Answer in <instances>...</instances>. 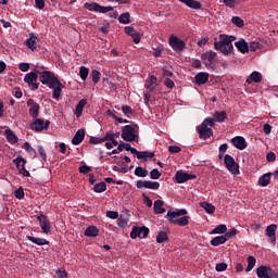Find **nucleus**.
Segmentation results:
<instances>
[{"label":"nucleus","instance_id":"obj_40","mask_svg":"<svg viewBox=\"0 0 278 278\" xmlns=\"http://www.w3.org/2000/svg\"><path fill=\"white\" fill-rule=\"evenodd\" d=\"M155 84H157V77H155L153 75L150 76L148 79V84H147V90H154Z\"/></svg>","mask_w":278,"mask_h":278},{"label":"nucleus","instance_id":"obj_41","mask_svg":"<svg viewBox=\"0 0 278 278\" xmlns=\"http://www.w3.org/2000/svg\"><path fill=\"white\" fill-rule=\"evenodd\" d=\"M94 192L101 193V192H105V190H108V185L105 182H98L94 185L93 187Z\"/></svg>","mask_w":278,"mask_h":278},{"label":"nucleus","instance_id":"obj_22","mask_svg":"<svg viewBox=\"0 0 278 278\" xmlns=\"http://www.w3.org/2000/svg\"><path fill=\"white\" fill-rule=\"evenodd\" d=\"M125 34H127V36L132 37L135 45H138V42H140V34H138V31H136V29L134 27L126 26Z\"/></svg>","mask_w":278,"mask_h":278},{"label":"nucleus","instance_id":"obj_12","mask_svg":"<svg viewBox=\"0 0 278 278\" xmlns=\"http://www.w3.org/2000/svg\"><path fill=\"white\" fill-rule=\"evenodd\" d=\"M186 214H188V211H186V208H181L176 212L168 211L166 217H167V220L177 225V220H179V217L186 216Z\"/></svg>","mask_w":278,"mask_h":278},{"label":"nucleus","instance_id":"obj_7","mask_svg":"<svg viewBox=\"0 0 278 278\" xmlns=\"http://www.w3.org/2000/svg\"><path fill=\"white\" fill-rule=\"evenodd\" d=\"M84 7L86 10H89V12H99L100 14H108V12H112L114 10L112 7H102L97 2H86Z\"/></svg>","mask_w":278,"mask_h":278},{"label":"nucleus","instance_id":"obj_25","mask_svg":"<svg viewBox=\"0 0 278 278\" xmlns=\"http://www.w3.org/2000/svg\"><path fill=\"white\" fill-rule=\"evenodd\" d=\"M245 81L247 84H260L262 81V74L260 72H252Z\"/></svg>","mask_w":278,"mask_h":278},{"label":"nucleus","instance_id":"obj_59","mask_svg":"<svg viewBox=\"0 0 278 278\" xmlns=\"http://www.w3.org/2000/svg\"><path fill=\"white\" fill-rule=\"evenodd\" d=\"M106 216H108V218H112V220H116V218H118V212L108 211Z\"/></svg>","mask_w":278,"mask_h":278},{"label":"nucleus","instance_id":"obj_19","mask_svg":"<svg viewBox=\"0 0 278 278\" xmlns=\"http://www.w3.org/2000/svg\"><path fill=\"white\" fill-rule=\"evenodd\" d=\"M202 62L206 66H212L214 64V61L216 60V52L214 51H206L202 54Z\"/></svg>","mask_w":278,"mask_h":278},{"label":"nucleus","instance_id":"obj_10","mask_svg":"<svg viewBox=\"0 0 278 278\" xmlns=\"http://www.w3.org/2000/svg\"><path fill=\"white\" fill-rule=\"evenodd\" d=\"M24 81L29 86L30 89L38 90V74H36V72H30L26 74L24 77Z\"/></svg>","mask_w":278,"mask_h":278},{"label":"nucleus","instance_id":"obj_11","mask_svg":"<svg viewBox=\"0 0 278 278\" xmlns=\"http://www.w3.org/2000/svg\"><path fill=\"white\" fill-rule=\"evenodd\" d=\"M26 104L27 108H29V116H31V118H38V115L40 114V104L36 103L33 99H28Z\"/></svg>","mask_w":278,"mask_h":278},{"label":"nucleus","instance_id":"obj_26","mask_svg":"<svg viewBox=\"0 0 278 278\" xmlns=\"http://www.w3.org/2000/svg\"><path fill=\"white\" fill-rule=\"evenodd\" d=\"M235 47L240 51V53H249V43H247L244 39L236 41Z\"/></svg>","mask_w":278,"mask_h":278},{"label":"nucleus","instance_id":"obj_4","mask_svg":"<svg viewBox=\"0 0 278 278\" xmlns=\"http://www.w3.org/2000/svg\"><path fill=\"white\" fill-rule=\"evenodd\" d=\"M136 131H138L136 124L126 125L122 130L123 140L125 142H134L136 140Z\"/></svg>","mask_w":278,"mask_h":278},{"label":"nucleus","instance_id":"obj_46","mask_svg":"<svg viewBox=\"0 0 278 278\" xmlns=\"http://www.w3.org/2000/svg\"><path fill=\"white\" fill-rule=\"evenodd\" d=\"M226 231H227V225L220 224L215 229H213L211 233H226Z\"/></svg>","mask_w":278,"mask_h":278},{"label":"nucleus","instance_id":"obj_13","mask_svg":"<svg viewBox=\"0 0 278 278\" xmlns=\"http://www.w3.org/2000/svg\"><path fill=\"white\" fill-rule=\"evenodd\" d=\"M169 47H172L174 51H184V49H186V42L178 37L170 36Z\"/></svg>","mask_w":278,"mask_h":278},{"label":"nucleus","instance_id":"obj_55","mask_svg":"<svg viewBox=\"0 0 278 278\" xmlns=\"http://www.w3.org/2000/svg\"><path fill=\"white\" fill-rule=\"evenodd\" d=\"M142 199L143 203L147 204V207H153V201L151 200V198H149V195L143 194Z\"/></svg>","mask_w":278,"mask_h":278},{"label":"nucleus","instance_id":"obj_39","mask_svg":"<svg viewBox=\"0 0 278 278\" xmlns=\"http://www.w3.org/2000/svg\"><path fill=\"white\" fill-rule=\"evenodd\" d=\"M135 175L137 177H147L149 175V170L142 166H138L135 168Z\"/></svg>","mask_w":278,"mask_h":278},{"label":"nucleus","instance_id":"obj_5","mask_svg":"<svg viewBox=\"0 0 278 278\" xmlns=\"http://www.w3.org/2000/svg\"><path fill=\"white\" fill-rule=\"evenodd\" d=\"M224 163L227 170H229L231 175H240V165L236 163V160L233 159V156L226 154L224 156Z\"/></svg>","mask_w":278,"mask_h":278},{"label":"nucleus","instance_id":"obj_37","mask_svg":"<svg viewBox=\"0 0 278 278\" xmlns=\"http://www.w3.org/2000/svg\"><path fill=\"white\" fill-rule=\"evenodd\" d=\"M130 17H131V15L129 14V12H126V13H123L119 15L118 21L123 25H129V23H131Z\"/></svg>","mask_w":278,"mask_h":278},{"label":"nucleus","instance_id":"obj_30","mask_svg":"<svg viewBox=\"0 0 278 278\" xmlns=\"http://www.w3.org/2000/svg\"><path fill=\"white\" fill-rule=\"evenodd\" d=\"M154 214H164L166 212V208H164V201L156 200L154 201Z\"/></svg>","mask_w":278,"mask_h":278},{"label":"nucleus","instance_id":"obj_50","mask_svg":"<svg viewBox=\"0 0 278 278\" xmlns=\"http://www.w3.org/2000/svg\"><path fill=\"white\" fill-rule=\"evenodd\" d=\"M150 177L152 179H160V177H162V173H160L159 168H154L150 172Z\"/></svg>","mask_w":278,"mask_h":278},{"label":"nucleus","instance_id":"obj_38","mask_svg":"<svg viewBox=\"0 0 278 278\" xmlns=\"http://www.w3.org/2000/svg\"><path fill=\"white\" fill-rule=\"evenodd\" d=\"M156 242L159 244H164V243L168 242V235L164 231L159 232V235L156 237Z\"/></svg>","mask_w":278,"mask_h":278},{"label":"nucleus","instance_id":"obj_48","mask_svg":"<svg viewBox=\"0 0 278 278\" xmlns=\"http://www.w3.org/2000/svg\"><path fill=\"white\" fill-rule=\"evenodd\" d=\"M28 239L34 244H49V241H47V239H40V238H36V237H28Z\"/></svg>","mask_w":278,"mask_h":278},{"label":"nucleus","instance_id":"obj_31","mask_svg":"<svg viewBox=\"0 0 278 278\" xmlns=\"http://www.w3.org/2000/svg\"><path fill=\"white\" fill-rule=\"evenodd\" d=\"M270 175H273V173H267L262 175L258 178V186H262V188H266V186H268V184H270Z\"/></svg>","mask_w":278,"mask_h":278},{"label":"nucleus","instance_id":"obj_54","mask_svg":"<svg viewBox=\"0 0 278 278\" xmlns=\"http://www.w3.org/2000/svg\"><path fill=\"white\" fill-rule=\"evenodd\" d=\"M262 45L257 41H252L249 46L250 51H257V49H261Z\"/></svg>","mask_w":278,"mask_h":278},{"label":"nucleus","instance_id":"obj_49","mask_svg":"<svg viewBox=\"0 0 278 278\" xmlns=\"http://www.w3.org/2000/svg\"><path fill=\"white\" fill-rule=\"evenodd\" d=\"M24 149L27 153H29V155H31L33 157H36V150L34 148H31V146L29 144V142H25L24 143Z\"/></svg>","mask_w":278,"mask_h":278},{"label":"nucleus","instance_id":"obj_58","mask_svg":"<svg viewBox=\"0 0 278 278\" xmlns=\"http://www.w3.org/2000/svg\"><path fill=\"white\" fill-rule=\"evenodd\" d=\"M103 142L106 140L109 142L115 141L116 139L114 138V132H106V135L102 138Z\"/></svg>","mask_w":278,"mask_h":278},{"label":"nucleus","instance_id":"obj_45","mask_svg":"<svg viewBox=\"0 0 278 278\" xmlns=\"http://www.w3.org/2000/svg\"><path fill=\"white\" fill-rule=\"evenodd\" d=\"M189 223H190V217L182 216V217H178L176 225H179V227H186V225H188Z\"/></svg>","mask_w":278,"mask_h":278},{"label":"nucleus","instance_id":"obj_16","mask_svg":"<svg viewBox=\"0 0 278 278\" xmlns=\"http://www.w3.org/2000/svg\"><path fill=\"white\" fill-rule=\"evenodd\" d=\"M175 179L177 184H186V181H190L191 179H197V175L178 170L175 175Z\"/></svg>","mask_w":278,"mask_h":278},{"label":"nucleus","instance_id":"obj_27","mask_svg":"<svg viewBox=\"0 0 278 278\" xmlns=\"http://www.w3.org/2000/svg\"><path fill=\"white\" fill-rule=\"evenodd\" d=\"M26 46L28 49H30V51H36L38 47V37L30 35V37L26 40Z\"/></svg>","mask_w":278,"mask_h":278},{"label":"nucleus","instance_id":"obj_61","mask_svg":"<svg viewBox=\"0 0 278 278\" xmlns=\"http://www.w3.org/2000/svg\"><path fill=\"white\" fill-rule=\"evenodd\" d=\"M25 197V191L23 190V187H20L17 190H15V198L23 199Z\"/></svg>","mask_w":278,"mask_h":278},{"label":"nucleus","instance_id":"obj_3","mask_svg":"<svg viewBox=\"0 0 278 278\" xmlns=\"http://www.w3.org/2000/svg\"><path fill=\"white\" fill-rule=\"evenodd\" d=\"M210 127H214V119H212V117H206L198 128L199 137L202 140H207V138L214 136V131Z\"/></svg>","mask_w":278,"mask_h":278},{"label":"nucleus","instance_id":"obj_28","mask_svg":"<svg viewBox=\"0 0 278 278\" xmlns=\"http://www.w3.org/2000/svg\"><path fill=\"white\" fill-rule=\"evenodd\" d=\"M226 118H227V112L220 111V112H215L213 114L212 121H214V125H215L216 123H224Z\"/></svg>","mask_w":278,"mask_h":278},{"label":"nucleus","instance_id":"obj_29","mask_svg":"<svg viewBox=\"0 0 278 278\" xmlns=\"http://www.w3.org/2000/svg\"><path fill=\"white\" fill-rule=\"evenodd\" d=\"M180 3H185L187 8H191V10H201V2L197 0H179Z\"/></svg>","mask_w":278,"mask_h":278},{"label":"nucleus","instance_id":"obj_60","mask_svg":"<svg viewBox=\"0 0 278 278\" xmlns=\"http://www.w3.org/2000/svg\"><path fill=\"white\" fill-rule=\"evenodd\" d=\"M122 146H123V149H125V151H130V153H132V155L137 153L136 148H131V144L123 143Z\"/></svg>","mask_w":278,"mask_h":278},{"label":"nucleus","instance_id":"obj_64","mask_svg":"<svg viewBox=\"0 0 278 278\" xmlns=\"http://www.w3.org/2000/svg\"><path fill=\"white\" fill-rule=\"evenodd\" d=\"M106 149H114V147H118V141H108L105 142Z\"/></svg>","mask_w":278,"mask_h":278},{"label":"nucleus","instance_id":"obj_24","mask_svg":"<svg viewBox=\"0 0 278 278\" xmlns=\"http://www.w3.org/2000/svg\"><path fill=\"white\" fill-rule=\"evenodd\" d=\"M206 81H210V74L200 72L195 75V84L198 86H204Z\"/></svg>","mask_w":278,"mask_h":278},{"label":"nucleus","instance_id":"obj_36","mask_svg":"<svg viewBox=\"0 0 278 278\" xmlns=\"http://www.w3.org/2000/svg\"><path fill=\"white\" fill-rule=\"evenodd\" d=\"M5 136L9 142H12V143L18 142V137H16V135L14 134V131H12V129H7Z\"/></svg>","mask_w":278,"mask_h":278},{"label":"nucleus","instance_id":"obj_6","mask_svg":"<svg viewBox=\"0 0 278 278\" xmlns=\"http://www.w3.org/2000/svg\"><path fill=\"white\" fill-rule=\"evenodd\" d=\"M257 278H278V273L270 266H260L256 268Z\"/></svg>","mask_w":278,"mask_h":278},{"label":"nucleus","instance_id":"obj_21","mask_svg":"<svg viewBox=\"0 0 278 278\" xmlns=\"http://www.w3.org/2000/svg\"><path fill=\"white\" fill-rule=\"evenodd\" d=\"M84 138H86V130L80 128L76 131L75 136L73 137L72 144H81V142H84Z\"/></svg>","mask_w":278,"mask_h":278},{"label":"nucleus","instance_id":"obj_2","mask_svg":"<svg viewBox=\"0 0 278 278\" xmlns=\"http://www.w3.org/2000/svg\"><path fill=\"white\" fill-rule=\"evenodd\" d=\"M235 40V36L220 35L219 41H215L214 47L216 51H220L223 55H230V53L233 51Z\"/></svg>","mask_w":278,"mask_h":278},{"label":"nucleus","instance_id":"obj_1","mask_svg":"<svg viewBox=\"0 0 278 278\" xmlns=\"http://www.w3.org/2000/svg\"><path fill=\"white\" fill-rule=\"evenodd\" d=\"M39 81L53 90V99H60L63 86L60 79L55 77V74L49 71L41 72L39 73Z\"/></svg>","mask_w":278,"mask_h":278},{"label":"nucleus","instance_id":"obj_63","mask_svg":"<svg viewBox=\"0 0 278 278\" xmlns=\"http://www.w3.org/2000/svg\"><path fill=\"white\" fill-rule=\"evenodd\" d=\"M123 151V144H119L116 149L112 150L111 152H108V155H116Z\"/></svg>","mask_w":278,"mask_h":278},{"label":"nucleus","instance_id":"obj_62","mask_svg":"<svg viewBox=\"0 0 278 278\" xmlns=\"http://www.w3.org/2000/svg\"><path fill=\"white\" fill-rule=\"evenodd\" d=\"M181 148L179 146H169L168 147V152L169 153H180Z\"/></svg>","mask_w":278,"mask_h":278},{"label":"nucleus","instance_id":"obj_18","mask_svg":"<svg viewBox=\"0 0 278 278\" xmlns=\"http://www.w3.org/2000/svg\"><path fill=\"white\" fill-rule=\"evenodd\" d=\"M37 219L39 220V225H40L41 231L43 233H51V222H49L47 216L39 215L37 217Z\"/></svg>","mask_w":278,"mask_h":278},{"label":"nucleus","instance_id":"obj_14","mask_svg":"<svg viewBox=\"0 0 278 278\" xmlns=\"http://www.w3.org/2000/svg\"><path fill=\"white\" fill-rule=\"evenodd\" d=\"M137 188L142 189L147 188L148 190H160V182L153 181V180H138L137 181Z\"/></svg>","mask_w":278,"mask_h":278},{"label":"nucleus","instance_id":"obj_20","mask_svg":"<svg viewBox=\"0 0 278 278\" xmlns=\"http://www.w3.org/2000/svg\"><path fill=\"white\" fill-rule=\"evenodd\" d=\"M231 143L236 149H239V151H244V149H247V140H244V137H235L231 139Z\"/></svg>","mask_w":278,"mask_h":278},{"label":"nucleus","instance_id":"obj_56","mask_svg":"<svg viewBox=\"0 0 278 278\" xmlns=\"http://www.w3.org/2000/svg\"><path fill=\"white\" fill-rule=\"evenodd\" d=\"M227 267H228L227 263H217L215 269L216 271L220 273V271L227 270Z\"/></svg>","mask_w":278,"mask_h":278},{"label":"nucleus","instance_id":"obj_42","mask_svg":"<svg viewBox=\"0 0 278 278\" xmlns=\"http://www.w3.org/2000/svg\"><path fill=\"white\" fill-rule=\"evenodd\" d=\"M90 73V70H88V67L86 66H81L79 68V76L80 79H83V81H86V79H88V74Z\"/></svg>","mask_w":278,"mask_h":278},{"label":"nucleus","instance_id":"obj_43","mask_svg":"<svg viewBox=\"0 0 278 278\" xmlns=\"http://www.w3.org/2000/svg\"><path fill=\"white\" fill-rule=\"evenodd\" d=\"M256 260L253 256L248 257V267H245V271L249 273L255 267Z\"/></svg>","mask_w":278,"mask_h":278},{"label":"nucleus","instance_id":"obj_8","mask_svg":"<svg viewBox=\"0 0 278 278\" xmlns=\"http://www.w3.org/2000/svg\"><path fill=\"white\" fill-rule=\"evenodd\" d=\"M238 236V229L232 228L228 230L224 236H218L215 237L212 241L211 244H225L227 240H231L232 238H236Z\"/></svg>","mask_w":278,"mask_h":278},{"label":"nucleus","instance_id":"obj_35","mask_svg":"<svg viewBox=\"0 0 278 278\" xmlns=\"http://www.w3.org/2000/svg\"><path fill=\"white\" fill-rule=\"evenodd\" d=\"M135 155H137V160H144L147 157H155V152L137 150V152H135Z\"/></svg>","mask_w":278,"mask_h":278},{"label":"nucleus","instance_id":"obj_47","mask_svg":"<svg viewBox=\"0 0 278 278\" xmlns=\"http://www.w3.org/2000/svg\"><path fill=\"white\" fill-rule=\"evenodd\" d=\"M91 77H92L93 84H99V81L101 80V73L97 70H92Z\"/></svg>","mask_w":278,"mask_h":278},{"label":"nucleus","instance_id":"obj_32","mask_svg":"<svg viewBox=\"0 0 278 278\" xmlns=\"http://www.w3.org/2000/svg\"><path fill=\"white\" fill-rule=\"evenodd\" d=\"M200 207H202V210H204L207 214H214V212H216V206L205 201L200 202Z\"/></svg>","mask_w":278,"mask_h":278},{"label":"nucleus","instance_id":"obj_17","mask_svg":"<svg viewBox=\"0 0 278 278\" xmlns=\"http://www.w3.org/2000/svg\"><path fill=\"white\" fill-rule=\"evenodd\" d=\"M13 163L18 168L21 175H23L24 177H29V170L25 168V164H27V161H25V159L18 156L13 160Z\"/></svg>","mask_w":278,"mask_h":278},{"label":"nucleus","instance_id":"obj_51","mask_svg":"<svg viewBox=\"0 0 278 278\" xmlns=\"http://www.w3.org/2000/svg\"><path fill=\"white\" fill-rule=\"evenodd\" d=\"M122 112L125 114V116H131V114H134V110H131V106L129 105L122 106Z\"/></svg>","mask_w":278,"mask_h":278},{"label":"nucleus","instance_id":"obj_44","mask_svg":"<svg viewBox=\"0 0 278 278\" xmlns=\"http://www.w3.org/2000/svg\"><path fill=\"white\" fill-rule=\"evenodd\" d=\"M231 23L236 25V27H244V21L240 18V16H232Z\"/></svg>","mask_w":278,"mask_h":278},{"label":"nucleus","instance_id":"obj_53","mask_svg":"<svg viewBox=\"0 0 278 278\" xmlns=\"http://www.w3.org/2000/svg\"><path fill=\"white\" fill-rule=\"evenodd\" d=\"M37 149L40 157L43 160V162H47V152L45 151V148L42 146H38Z\"/></svg>","mask_w":278,"mask_h":278},{"label":"nucleus","instance_id":"obj_23","mask_svg":"<svg viewBox=\"0 0 278 278\" xmlns=\"http://www.w3.org/2000/svg\"><path fill=\"white\" fill-rule=\"evenodd\" d=\"M276 233H277V225L271 224L266 227V236L270 238L271 243H275L277 241Z\"/></svg>","mask_w":278,"mask_h":278},{"label":"nucleus","instance_id":"obj_9","mask_svg":"<svg viewBox=\"0 0 278 278\" xmlns=\"http://www.w3.org/2000/svg\"><path fill=\"white\" fill-rule=\"evenodd\" d=\"M149 236V228L148 227H134L131 232H130V238L132 240H136V238H140V240L147 238Z\"/></svg>","mask_w":278,"mask_h":278},{"label":"nucleus","instance_id":"obj_57","mask_svg":"<svg viewBox=\"0 0 278 278\" xmlns=\"http://www.w3.org/2000/svg\"><path fill=\"white\" fill-rule=\"evenodd\" d=\"M128 223H129V220H127V218H125V217H118L117 218L118 227H127Z\"/></svg>","mask_w":278,"mask_h":278},{"label":"nucleus","instance_id":"obj_15","mask_svg":"<svg viewBox=\"0 0 278 278\" xmlns=\"http://www.w3.org/2000/svg\"><path fill=\"white\" fill-rule=\"evenodd\" d=\"M51 124V122L49 121H43L42 118H36L34 123L31 124V129H34L35 131H45V129H49V125Z\"/></svg>","mask_w":278,"mask_h":278},{"label":"nucleus","instance_id":"obj_33","mask_svg":"<svg viewBox=\"0 0 278 278\" xmlns=\"http://www.w3.org/2000/svg\"><path fill=\"white\" fill-rule=\"evenodd\" d=\"M85 236L88 238H97V236H99V229L96 226H89L85 230Z\"/></svg>","mask_w":278,"mask_h":278},{"label":"nucleus","instance_id":"obj_52","mask_svg":"<svg viewBox=\"0 0 278 278\" xmlns=\"http://www.w3.org/2000/svg\"><path fill=\"white\" fill-rule=\"evenodd\" d=\"M79 173H81L83 175H88V173H90V170H92V167L91 166H88V165H81L79 168H78Z\"/></svg>","mask_w":278,"mask_h":278},{"label":"nucleus","instance_id":"obj_34","mask_svg":"<svg viewBox=\"0 0 278 278\" xmlns=\"http://www.w3.org/2000/svg\"><path fill=\"white\" fill-rule=\"evenodd\" d=\"M86 103L87 101L84 99L79 100V102L77 103L75 109L76 118H79L81 116L84 108H86Z\"/></svg>","mask_w":278,"mask_h":278}]
</instances>
